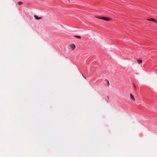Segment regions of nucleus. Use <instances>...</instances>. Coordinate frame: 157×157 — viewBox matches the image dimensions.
Listing matches in <instances>:
<instances>
[{"label":"nucleus","mask_w":157,"mask_h":157,"mask_svg":"<svg viewBox=\"0 0 157 157\" xmlns=\"http://www.w3.org/2000/svg\"><path fill=\"white\" fill-rule=\"evenodd\" d=\"M147 20L148 21H154V22H157V21H156L155 19L152 18H151L149 19H147Z\"/></svg>","instance_id":"obj_3"},{"label":"nucleus","mask_w":157,"mask_h":157,"mask_svg":"<svg viewBox=\"0 0 157 157\" xmlns=\"http://www.w3.org/2000/svg\"><path fill=\"white\" fill-rule=\"evenodd\" d=\"M70 46L72 50H74L76 48L75 45L74 44H71Z\"/></svg>","instance_id":"obj_2"},{"label":"nucleus","mask_w":157,"mask_h":157,"mask_svg":"<svg viewBox=\"0 0 157 157\" xmlns=\"http://www.w3.org/2000/svg\"><path fill=\"white\" fill-rule=\"evenodd\" d=\"M108 83L109 84V82H108Z\"/></svg>","instance_id":"obj_10"},{"label":"nucleus","mask_w":157,"mask_h":157,"mask_svg":"<svg viewBox=\"0 0 157 157\" xmlns=\"http://www.w3.org/2000/svg\"><path fill=\"white\" fill-rule=\"evenodd\" d=\"M95 17L96 18H98L100 19H101L102 20L107 21H109L111 19V18L109 17H100L98 16H96Z\"/></svg>","instance_id":"obj_1"},{"label":"nucleus","mask_w":157,"mask_h":157,"mask_svg":"<svg viewBox=\"0 0 157 157\" xmlns=\"http://www.w3.org/2000/svg\"><path fill=\"white\" fill-rule=\"evenodd\" d=\"M23 2H18V4L19 5H20L23 4Z\"/></svg>","instance_id":"obj_8"},{"label":"nucleus","mask_w":157,"mask_h":157,"mask_svg":"<svg viewBox=\"0 0 157 157\" xmlns=\"http://www.w3.org/2000/svg\"><path fill=\"white\" fill-rule=\"evenodd\" d=\"M74 37H76V38H79V39H80L81 38V37L80 36H74Z\"/></svg>","instance_id":"obj_7"},{"label":"nucleus","mask_w":157,"mask_h":157,"mask_svg":"<svg viewBox=\"0 0 157 157\" xmlns=\"http://www.w3.org/2000/svg\"><path fill=\"white\" fill-rule=\"evenodd\" d=\"M137 61L139 64H140L142 63V60L140 59H137Z\"/></svg>","instance_id":"obj_6"},{"label":"nucleus","mask_w":157,"mask_h":157,"mask_svg":"<svg viewBox=\"0 0 157 157\" xmlns=\"http://www.w3.org/2000/svg\"><path fill=\"white\" fill-rule=\"evenodd\" d=\"M34 17L37 20L41 19L42 18L41 17H39L37 16H36V15H35L34 16Z\"/></svg>","instance_id":"obj_4"},{"label":"nucleus","mask_w":157,"mask_h":157,"mask_svg":"<svg viewBox=\"0 0 157 157\" xmlns=\"http://www.w3.org/2000/svg\"><path fill=\"white\" fill-rule=\"evenodd\" d=\"M133 86L134 87L135 90H136V86L135 85L134 83L133 84Z\"/></svg>","instance_id":"obj_9"},{"label":"nucleus","mask_w":157,"mask_h":157,"mask_svg":"<svg viewBox=\"0 0 157 157\" xmlns=\"http://www.w3.org/2000/svg\"><path fill=\"white\" fill-rule=\"evenodd\" d=\"M130 96L132 100L135 101V99L134 97L133 96V95H132V94H130Z\"/></svg>","instance_id":"obj_5"}]
</instances>
